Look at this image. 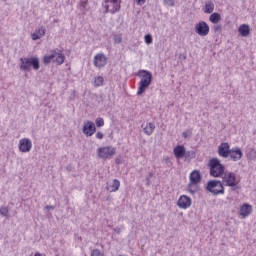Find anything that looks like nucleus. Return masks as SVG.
Returning <instances> with one entry per match:
<instances>
[{"instance_id": "f257e3e1", "label": "nucleus", "mask_w": 256, "mask_h": 256, "mask_svg": "<svg viewBox=\"0 0 256 256\" xmlns=\"http://www.w3.org/2000/svg\"><path fill=\"white\" fill-rule=\"evenodd\" d=\"M44 65L56 63V65H63L65 63V54L62 50L56 48L51 51V54L44 55L42 58Z\"/></svg>"}, {"instance_id": "f03ea898", "label": "nucleus", "mask_w": 256, "mask_h": 256, "mask_svg": "<svg viewBox=\"0 0 256 256\" xmlns=\"http://www.w3.org/2000/svg\"><path fill=\"white\" fill-rule=\"evenodd\" d=\"M138 73L141 79L138 84L139 86H138L137 95H143V93L147 91V87L151 85V82L153 81V75L151 74V72L147 70H139Z\"/></svg>"}, {"instance_id": "7ed1b4c3", "label": "nucleus", "mask_w": 256, "mask_h": 256, "mask_svg": "<svg viewBox=\"0 0 256 256\" xmlns=\"http://www.w3.org/2000/svg\"><path fill=\"white\" fill-rule=\"evenodd\" d=\"M21 65L20 69L22 71H31V67H33L34 71H39L40 64H39V58L33 56L30 58H21Z\"/></svg>"}, {"instance_id": "20e7f679", "label": "nucleus", "mask_w": 256, "mask_h": 256, "mask_svg": "<svg viewBox=\"0 0 256 256\" xmlns=\"http://www.w3.org/2000/svg\"><path fill=\"white\" fill-rule=\"evenodd\" d=\"M210 175L212 177H221L225 173V166L217 158H212L209 161Z\"/></svg>"}, {"instance_id": "39448f33", "label": "nucleus", "mask_w": 256, "mask_h": 256, "mask_svg": "<svg viewBox=\"0 0 256 256\" xmlns=\"http://www.w3.org/2000/svg\"><path fill=\"white\" fill-rule=\"evenodd\" d=\"M104 3L106 13L113 15L121 10V0H104Z\"/></svg>"}, {"instance_id": "423d86ee", "label": "nucleus", "mask_w": 256, "mask_h": 256, "mask_svg": "<svg viewBox=\"0 0 256 256\" xmlns=\"http://www.w3.org/2000/svg\"><path fill=\"white\" fill-rule=\"evenodd\" d=\"M115 153H117V149L113 146L98 148V157L100 159H111V157L115 156Z\"/></svg>"}, {"instance_id": "0eeeda50", "label": "nucleus", "mask_w": 256, "mask_h": 256, "mask_svg": "<svg viewBox=\"0 0 256 256\" xmlns=\"http://www.w3.org/2000/svg\"><path fill=\"white\" fill-rule=\"evenodd\" d=\"M222 185L226 187H236L237 185V176L233 172H225L222 174Z\"/></svg>"}, {"instance_id": "6e6552de", "label": "nucleus", "mask_w": 256, "mask_h": 256, "mask_svg": "<svg viewBox=\"0 0 256 256\" xmlns=\"http://www.w3.org/2000/svg\"><path fill=\"white\" fill-rule=\"evenodd\" d=\"M207 189L210 191V193H213V195H219L225 193V188L223 187V184L221 181H210L207 184Z\"/></svg>"}, {"instance_id": "1a4fd4ad", "label": "nucleus", "mask_w": 256, "mask_h": 256, "mask_svg": "<svg viewBox=\"0 0 256 256\" xmlns=\"http://www.w3.org/2000/svg\"><path fill=\"white\" fill-rule=\"evenodd\" d=\"M195 33L200 37H207L209 35V24L205 21H200L195 25Z\"/></svg>"}, {"instance_id": "9d476101", "label": "nucleus", "mask_w": 256, "mask_h": 256, "mask_svg": "<svg viewBox=\"0 0 256 256\" xmlns=\"http://www.w3.org/2000/svg\"><path fill=\"white\" fill-rule=\"evenodd\" d=\"M82 131L86 137H93L95 135L97 128L95 127V123L92 121H86L84 122V126L82 128Z\"/></svg>"}, {"instance_id": "9b49d317", "label": "nucleus", "mask_w": 256, "mask_h": 256, "mask_svg": "<svg viewBox=\"0 0 256 256\" xmlns=\"http://www.w3.org/2000/svg\"><path fill=\"white\" fill-rule=\"evenodd\" d=\"M107 56L103 53H98L94 56V66L98 69H103L107 65Z\"/></svg>"}, {"instance_id": "f8f14e48", "label": "nucleus", "mask_w": 256, "mask_h": 256, "mask_svg": "<svg viewBox=\"0 0 256 256\" xmlns=\"http://www.w3.org/2000/svg\"><path fill=\"white\" fill-rule=\"evenodd\" d=\"M33 148V143L29 138H23L19 141V151L21 153H29L31 149Z\"/></svg>"}, {"instance_id": "ddd939ff", "label": "nucleus", "mask_w": 256, "mask_h": 256, "mask_svg": "<svg viewBox=\"0 0 256 256\" xmlns=\"http://www.w3.org/2000/svg\"><path fill=\"white\" fill-rule=\"evenodd\" d=\"M191 204V197L187 195H181L177 201V206L179 207V209H189V207H191Z\"/></svg>"}, {"instance_id": "4468645a", "label": "nucleus", "mask_w": 256, "mask_h": 256, "mask_svg": "<svg viewBox=\"0 0 256 256\" xmlns=\"http://www.w3.org/2000/svg\"><path fill=\"white\" fill-rule=\"evenodd\" d=\"M230 152H231V147L227 142L221 143L220 146L218 147V155L220 157H224L225 159H227V157H229Z\"/></svg>"}, {"instance_id": "2eb2a0df", "label": "nucleus", "mask_w": 256, "mask_h": 256, "mask_svg": "<svg viewBox=\"0 0 256 256\" xmlns=\"http://www.w3.org/2000/svg\"><path fill=\"white\" fill-rule=\"evenodd\" d=\"M176 159H183V157H189V152L185 150V146L178 145L173 150Z\"/></svg>"}, {"instance_id": "dca6fc26", "label": "nucleus", "mask_w": 256, "mask_h": 256, "mask_svg": "<svg viewBox=\"0 0 256 256\" xmlns=\"http://www.w3.org/2000/svg\"><path fill=\"white\" fill-rule=\"evenodd\" d=\"M229 157L232 161H241L243 157V151H241V148L239 147L232 148L230 150Z\"/></svg>"}, {"instance_id": "f3484780", "label": "nucleus", "mask_w": 256, "mask_h": 256, "mask_svg": "<svg viewBox=\"0 0 256 256\" xmlns=\"http://www.w3.org/2000/svg\"><path fill=\"white\" fill-rule=\"evenodd\" d=\"M253 213V206L251 204L244 203L242 206H240V215L245 219L246 217H249Z\"/></svg>"}, {"instance_id": "a211bd4d", "label": "nucleus", "mask_w": 256, "mask_h": 256, "mask_svg": "<svg viewBox=\"0 0 256 256\" xmlns=\"http://www.w3.org/2000/svg\"><path fill=\"white\" fill-rule=\"evenodd\" d=\"M142 129L145 135H153V132L155 131V123L153 122H146L142 124Z\"/></svg>"}, {"instance_id": "6ab92c4d", "label": "nucleus", "mask_w": 256, "mask_h": 256, "mask_svg": "<svg viewBox=\"0 0 256 256\" xmlns=\"http://www.w3.org/2000/svg\"><path fill=\"white\" fill-rule=\"evenodd\" d=\"M238 32L241 37H249V35H251V28L249 24H241L238 28Z\"/></svg>"}, {"instance_id": "aec40b11", "label": "nucleus", "mask_w": 256, "mask_h": 256, "mask_svg": "<svg viewBox=\"0 0 256 256\" xmlns=\"http://www.w3.org/2000/svg\"><path fill=\"white\" fill-rule=\"evenodd\" d=\"M32 40L37 41L38 39H41L45 37V27H40L37 29L34 33L31 34Z\"/></svg>"}, {"instance_id": "412c9836", "label": "nucleus", "mask_w": 256, "mask_h": 256, "mask_svg": "<svg viewBox=\"0 0 256 256\" xmlns=\"http://www.w3.org/2000/svg\"><path fill=\"white\" fill-rule=\"evenodd\" d=\"M190 182H192V183H200L201 182V173H199V171H197V170H194L190 174Z\"/></svg>"}, {"instance_id": "4be33fe9", "label": "nucleus", "mask_w": 256, "mask_h": 256, "mask_svg": "<svg viewBox=\"0 0 256 256\" xmlns=\"http://www.w3.org/2000/svg\"><path fill=\"white\" fill-rule=\"evenodd\" d=\"M121 187V182L117 179H114L112 182V185H109L107 187L108 191H110L111 193L115 192V191H119V188Z\"/></svg>"}, {"instance_id": "5701e85b", "label": "nucleus", "mask_w": 256, "mask_h": 256, "mask_svg": "<svg viewBox=\"0 0 256 256\" xmlns=\"http://www.w3.org/2000/svg\"><path fill=\"white\" fill-rule=\"evenodd\" d=\"M188 191H189V193H191V195H194V193H197V191H199V183L190 182L188 184Z\"/></svg>"}, {"instance_id": "b1692460", "label": "nucleus", "mask_w": 256, "mask_h": 256, "mask_svg": "<svg viewBox=\"0 0 256 256\" xmlns=\"http://www.w3.org/2000/svg\"><path fill=\"white\" fill-rule=\"evenodd\" d=\"M209 21L211 23H213L214 25H217V23H219V21H221V14L215 12V13H212L209 17Z\"/></svg>"}, {"instance_id": "393cba45", "label": "nucleus", "mask_w": 256, "mask_h": 256, "mask_svg": "<svg viewBox=\"0 0 256 256\" xmlns=\"http://www.w3.org/2000/svg\"><path fill=\"white\" fill-rule=\"evenodd\" d=\"M213 11H215V4H213V2H207L205 4V13H213Z\"/></svg>"}, {"instance_id": "a878e982", "label": "nucleus", "mask_w": 256, "mask_h": 256, "mask_svg": "<svg viewBox=\"0 0 256 256\" xmlns=\"http://www.w3.org/2000/svg\"><path fill=\"white\" fill-rule=\"evenodd\" d=\"M103 76H97L94 78V87H101L104 83Z\"/></svg>"}, {"instance_id": "bb28decb", "label": "nucleus", "mask_w": 256, "mask_h": 256, "mask_svg": "<svg viewBox=\"0 0 256 256\" xmlns=\"http://www.w3.org/2000/svg\"><path fill=\"white\" fill-rule=\"evenodd\" d=\"M144 41L146 45H151V43H153V36H151V34H147L144 37Z\"/></svg>"}, {"instance_id": "cd10ccee", "label": "nucleus", "mask_w": 256, "mask_h": 256, "mask_svg": "<svg viewBox=\"0 0 256 256\" xmlns=\"http://www.w3.org/2000/svg\"><path fill=\"white\" fill-rule=\"evenodd\" d=\"M0 215H3V217H8V215H9V208H7V207L0 208Z\"/></svg>"}, {"instance_id": "c85d7f7f", "label": "nucleus", "mask_w": 256, "mask_h": 256, "mask_svg": "<svg viewBox=\"0 0 256 256\" xmlns=\"http://www.w3.org/2000/svg\"><path fill=\"white\" fill-rule=\"evenodd\" d=\"M95 123L96 127H103L105 125V120H103V118H97Z\"/></svg>"}, {"instance_id": "c756f323", "label": "nucleus", "mask_w": 256, "mask_h": 256, "mask_svg": "<svg viewBox=\"0 0 256 256\" xmlns=\"http://www.w3.org/2000/svg\"><path fill=\"white\" fill-rule=\"evenodd\" d=\"M121 41H123V37L121 36V34L114 35V43L119 44L121 43Z\"/></svg>"}, {"instance_id": "7c9ffc66", "label": "nucleus", "mask_w": 256, "mask_h": 256, "mask_svg": "<svg viewBox=\"0 0 256 256\" xmlns=\"http://www.w3.org/2000/svg\"><path fill=\"white\" fill-rule=\"evenodd\" d=\"M91 256H103V252H101L99 249H94L91 252Z\"/></svg>"}, {"instance_id": "2f4dec72", "label": "nucleus", "mask_w": 256, "mask_h": 256, "mask_svg": "<svg viewBox=\"0 0 256 256\" xmlns=\"http://www.w3.org/2000/svg\"><path fill=\"white\" fill-rule=\"evenodd\" d=\"M176 0H164V5H167L168 7H174Z\"/></svg>"}, {"instance_id": "473e14b6", "label": "nucleus", "mask_w": 256, "mask_h": 256, "mask_svg": "<svg viewBox=\"0 0 256 256\" xmlns=\"http://www.w3.org/2000/svg\"><path fill=\"white\" fill-rule=\"evenodd\" d=\"M134 2L142 6V5H145V3H147V0H134Z\"/></svg>"}, {"instance_id": "72a5a7b5", "label": "nucleus", "mask_w": 256, "mask_h": 256, "mask_svg": "<svg viewBox=\"0 0 256 256\" xmlns=\"http://www.w3.org/2000/svg\"><path fill=\"white\" fill-rule=\"evenodd\" d=\"M213 29H214V31L217 33V32H219V31H221V25H215V26L213 27Z\"/></svg>"}, {"instance_id": "f704fd0d", "label": "nucleus", "mask_w": 256, "mask_h": 256, "mask_svg": "<svg viewBox=\"0 0 256 256\" xmlns=\"http://www.w3.org/2000/svg\"><path fill=\"white\" fill-rule=\"evenodd\" d=\"M96 139H103V133L102 132H97L96 133Z\"/></svg>"}, {"instance_id": "c9c22d12", "label": "nucleus", "mask_w": 256, "mask_h": 256, "mask_svg": "<svg viewBox=\"0 0 256 256\" xmlns=\"http://www.w3.org/2000/svg\"><path fill=\"white\" fill-rule=\"evenodd\" d=\"M184 137H187V134L183 133Z\"/></svg>"}]
</instances>
